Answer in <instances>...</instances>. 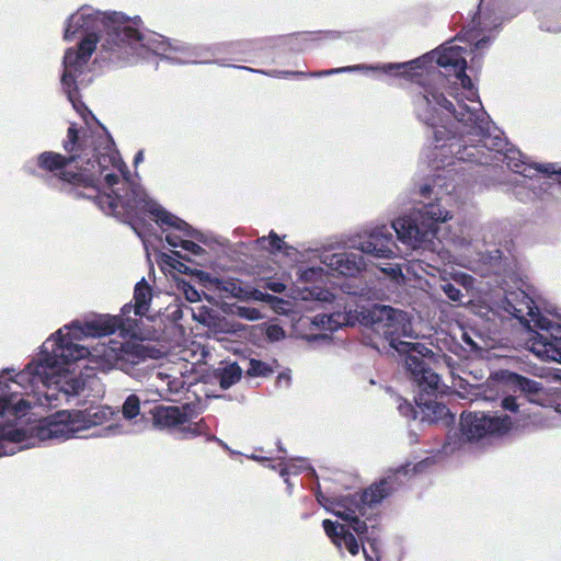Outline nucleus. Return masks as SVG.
Wrapping results in <instances>:
<instances>
[{
	"mask_svg": "<svg viewBox=\"0 0 561 561\" xmlns=\"http://www.w3.org/2000/svg\"><path fill=\"white\" fill-rule=\"evenodd\" d=\"M455 279L461 280L463 284H466L468 280H471V277L467 276L466 274L459 273L455 275Z\"/></svg>",
	"mask_w": 561,
	"mask_h": 561,
	"instance_id": "nucleus-41",
	"label": "nucleus"
},
{
	"mask_svg": "<svg viewBox=\"0 0 561 561\" xmlns=\"http://www.w3.org/2000/svg\"><path fill=\"white\" fill-rule=\"evenodd\" d=\"M377 70V67H368L365 65H357V66H348V67H342L337 69H331L323 72H316L311 73V76H323V75H332V73H339V72H346V71H356V70Z\"/></svg>",
	"mask_w": 561,
	"mask_h": 561,
	"instance_id": "nucleus-26",
	"label": "nucleus"
},
{
	"mask_svg": "<svg viewBox=\"0 0 561 561\" xmlns=\"http://www.w3.org/2000/svg\"><path fill=\"white\" fill-rule=\"evenodd\" d=\"M370 547H371L374 550H376L375 542H371V543H370Z\"/></svg>",
	"mask_w": 561,
	"mask_h": 561,
	"instance_id": "nucleus-50",
	"label": "nucleus"
},
{
	"mask_svg": "<svg viewBox=\"0 0 561 561\" xmlns=\"http://www.w3.org/2000/svg\"><path fill=\"white\" fill-rule=\"evenodd\" d=\"M142 158H144V153H142V151H139L137 153V156L135 157V163L137 164V163L141 162Z\"/></svg>",
	"mask_w": 561,
	"mask_h": 561,
	"instance_id": "nucleus-44",
	"label": "nucleus"
},
{
	"mask_svg": "<svg viewBox=\"0 0 561 561\" xmlns=\"http://www.w3.org/2000/svg\"><path fill=\"white\" fill-rule=\"evenodd\" d=\"M119 316H99L90 321H75L65 325L47 339L39 354L14 378V371L7 369L0 373V414L12 410L15 415H24L32 402L23 396L36 393L39 386L57 390L66 394H79L87 383L96 380L88 377L82 379L71 370L77 360L89 358L90 363L105 371L112 368L128 370L146 358L144 347L139 343L111 340L108 344L96 343L89 347L80 344L83 337H100L114 333L123 328ZM23 433L0 426V439L21 442Z\"/></svg>",
	"mask_w": 561,
	"mask_h": 561,
	"instance_id": "nucleus-1",
	"label": "nucleus"
},
{
	"mask_svg": "<svg viewBox=\"0 0 561 561\" xmlns=\"http://www.w3.org/2000/svg\"><path fill=\"white\" fill-rule=\"evenodd\" d=\"M449 218V211L438 204H427L419 209L415 218H398L391 228L397 232L398 239L411 249L433 251L437 244L436 225Z\"/></svg>",
	"mask_w": 561,
	"mask_h": 561,
	"instance_id": "nucleus-9",
	"label": "nucleus"
},
{
	"mask_svg": "<svg viewBox=\"0 0 561 561\" xmlns=\"http://www.w3.org/2000/svg\"><path fill=\"white\" fill-rule=\"evenodd\" d=\"M364 556L366 558V561H375L371 556L368 554L367 550L363 548Z\"/></svg>",
	"mask_w": 561,
	"mask_h": 561,
	"instance_id": "nucleus-45",
	"label": "nucleus"
},
{
	"mask_svg": "<svg viewBox=\"0 0 561 561\" xmlns=\"http://www.w3.org/2000/svg\"><path fill=\"white\" fill-rule=\"evenodd\" d=\"M114 416H118V412L108 407H100L87 411H76L68 415L66 421L51 424L49 434L54 437L70 438L79 436V433L92 426L107 423Z\"/></svg>",
	"mask_w": 561,
	"mask_h": 561,
	"instance_id": "nucleus-11",
	"label": "nucleus"
},
{
	"mask_svg": "<svg viewBox=\"0 0 561 561\" xmlns=\"http://www.w3.org/2000/svg\"><path fill=\"white\" fill-rule=\"evenodd\" d=\"M437 64L444 68L451 67L461 87L467 90L471 89V80L465 72L467 61L462 47L458 45L444 46L437 51Z\"/></svg>",
	"mask_w": 561,
	"mask_h": 561,
	"instance_id": "nucleus-16",
	"label": "nucleus"
},
{
	"mask_svg": "<svg viewBox=\"0 0 561 561\" xmlns=\"http://www.w3.org/2000/svg\"><path fill=\"white\" fill-rule=\"evenodd\" d=\"M430 354H432V352L428 348L424 354L412 352L404 357L405 368L410 371L414 381L423 391L444 392L445 386L442 382L440 377L430 369L425 363V358Z\"/></svg>",
	"mask_w": 561,
	"mask_h": 561,
	"instance_id": "nucleus-13",
	"label": "nucleus"
},
{
	"mask_svg": "<svg viewBox=\"0 0 561 561\" xmlns=\"http://www.w3.org/2000/svg\"><path fill=\"white\" fill-rule=\"evenodd\" d=\"M393 479V477L389 476L381 480L379 484L371 485L363 493L360 499L356 496L336 497L330 500L329 504H324L328 511L345 523L335 524L330 519L323 520L325 534L339 550L346 549L352 556H356L359 552L360 545L346 527H352L358 536H363L367 531L366 523L358 518L363 514L362 502L369 505L379 503L391 492Z\"/></svg>",
	"mask_w": 561,
	"mask_h": 561,
	"instance_id": "nucleus-6",
	"label": "nucleus"
},
{
	"mask_svg": "<svg viewBox=\"0 0 561 561\" xmlns=\"http://www.w3.org/2000/svg\"><path fill=\"white\" fill-rule=\"evenodd\" d=\"M557 413H558V411H557V410H551V409H550V410H547V413H546V414H547V415H550V414H557Z\"/></svg>",
	"mask_w": 561,
	"mask_h": 561,
	"instance_id": "nucleus-47",
	"label": "nucleus"
},
{
	"mask_svg": "<svg viewBox=\"0 0 561 561\" xmlns=\"http://www.w3.org/2000/svg\"><path fill=\"white\" fill-rule=\"evenodd\" d=\"M173 267L179 268L181 271V267H185V266L183 263H179V267H176L175 265H173Z\"/></svg>",
	"mask_w": 561,
	"mask_h": 561,
	"instance_id": "nucleus-48",
	"label": "nucleus"
},
{
	"mask_svg": "<svg viewBox=\"0 0 561 561\" xmlns=\"http://www.w3.org/2000/svg\"><path fill=\"white\" fill-rule=\"evenodd\" d=\"M392 68H394V65H389V66L387 67V69H392Z\"/></svg>",
	"mask_w": 561,
	"mask_h": 561,
	"instance_id": "nucleus-51",
	"label": "nucleus"
},
{
	"mask_svg": "<svg viewBox=\"0 0 561 561\" xmlns=\"http://www.w3.org/2000/svg\"><path fill=\"white\" fill-rule=\"evenodd\" d=\"M325 318L328 319L329 329H334L335 327L342 325V324H344V322L346 320L345 316H342V314L330 316V317L322 316L320 319V322L323 325L325 324V322H324Z\"/></svg>",
	"mask_w": 561,
	"mask_h": 561,
	"instance_id": "nucleus-31",
	"label": "nucleus"
},
{
	"mask_svg": "<svg viewBox=\"0 0 561 561\" xmlns=\"http://www.w3.org/2000/svg\"><path fill=\"white\" fill-rule=\"evenodd\" d=\"M151 299L152 290L145 278H142L135 286L134 305H125L123 312L127 313L134 309L135 314L145 316L149 311Z\"/></svg>",
	"mask_w": 561,
	"mask_h": 561,
	"instance_id": "nucleus-19",
	"label": "nucleus"
},
{
	"mask_svg": "<svg viewBox=\"0 0 561 561\" xmlns=\"http://www.w3.org/2000/svg\"><path fill=\"white\" fill-rule=\"evenodd\" d=\"M91 168H84L88 174L95 173L94 182L84 186L85 188H95L96 183L103 178L104 184L111 192H104L98 195L99 206L107 214L121 215L123 213L129 216H137L139 211H148L154 216L156 221L161 225H168L179 230L186 231V236L195 237L190 226L182 219L169 214L139 187L129 190V184L125 178L127 167L122 161L118 153L112 148L106 147V152L99 153L93 162H88Z\"/></svg>",
	"mask_w": 561,
	"mask_h": 561,
	"instance_id": "nucleus-3",
	"label": "nucleus"
},
{
	"mask_svg": "<svg viewBox=\"0 0 561 561\" xmlns=\"http://www.w3.org/2000/svg\"><path fill=\"white\" fill-rule=\"evenodd\" d=\"M537 170L543 173H557V170L554 169V165L551 163L538 165Z\"/></svg>",
	"mask_w": 561,
	"mask_h": 561,
	"instance_id": "nucleus-38",
	"label": "nucleus"
},
{
	"mask_svg": "<svg viewBox=\"0 0 561 561\" xmlns=\"http://www.w3.org/2000/svg\"><path fill=\"white\" fill-rule=\"evenodd\" d=\"M181 248L195 255H201L204 252V249L201 245L190 240L181 241Z\"/></svg>",
	"mask_w": 561,
	"mask_h": 561,
	"instance_id": "nucleus-32",
	"label": "nucleus"
},
{
	"mask_svg": "<svg viewBox=\"0 0 561 561\" xmlns=\"http://www.w3.org/2000/svg\"><path fill=\"white\" fill-rule=\"evenodd\" d=\"M266 288L274 293H283L286 289V286L280 282L270 280L266 283Z\"/></svg>",
	"mask_w": 561,
	"mask_h": 561,
	"instance_id": "nucleus-34",
	"label": "nucleus"
},
{
	"mask_svg": "<svg viewBox=\"0 0 561 561\" xmlns=\"http://www.w3.org/2000/svg\"><path fill=\"white\" fill-rule=\"evenodd\" d=\"M181 241H183L182 239H180L179 237L176 236H171V234H168L167 236V242L172 245V247H181Z\"/></svg>",
	"mask_w": 561,
	"mask_h": 561,
	"instance_id": "nucleus-39",
	"label": "nucleus"
},
{
	"mask_svg": "<svg viewBox=\"0 0 561 561\" xmlns=\"http://www.w3.org/2000/svg\"><path fill=\"white\" fill-rule=\"evenodd\" d=\"M232 313L248 321H256L264 318L259 309L247 306L234 307Z\"/></svg>",
	"mask_w": 561,
	"mask_h": 561,
	"instance_id": "nucleus-24",
	"label": "nucleus"
},
{
	"mask_svg": "<svg viewBox=\"0 0 561 561\" xmlns=\"http://www.w3.org/2000/svg\"><path fill=\"white\" fill-rule=\"evenodd\" d=\"M382 271L385 273H387L389 276H391V278H393V279H398L399 277L402 276V272L399 266L386 267V268H382Z\"/></svg>",
	"mask_w": 561,
	"mask_h": 561,
	"instance_id": "nucleus-36",
	"label": "nucleus"
},
{
	"mask_svg": "<svg viewBox=\"0 0 561 561\" xmlns=\"http://www.w3.org/2000/svg\"><path fill=\"white\" fill-rule=\"evenodd\" d=\"M183 431H187L188 433H191L192 435H197L201 433V430H199V424H194V425H190L187 427H184Z\"/></svg>",
	"mask_w": 561,
	"mask_h": 561,
	"instance_id": "nucleus-40",
	"label": "nucleus"
},
{
	"mask_svg": "<svg viewBox=\"0 0 561 561\" xmlns=\"http://www.w3.org/2000/svg\"><path fill=\"white\" fill-rule=\"evenodd\" d=\"M393 479V477L389 476L381 480L379 484L371 485L363 493L360 499L356 496L336 497L330 500L329 504H324L328 511L345 523L335 524L330 519L323 520L325 534L339 550L346 549L352 556H356L359 552L360 545L346 527H352L358 536H363L367 531L366 523L358 518L363 514L362 502L369 505L379 503L391 492Z\"/></svg>",
	"mask_w": 561,
	"mask_h": 561,
	"instance_id": "nucleus-5",
	"label": "nucleus"
},
{
	"mask_svg": "<svg viewBox=\"0 0 561 561\" xmlns=\"http://www.w3.org/2000/svg\"><path fill=\"white\" fill-rule=\"evenodd\" d=\"M140 22L139 18H135L130 21L122 13L114 12L107 15L96 12L90 7H82L76 14L70 16L64 38L70 41L78 34L83 35L78 49H67L64 57L65 70L61 82L67 89L68 98L75 107H77V105L69 88L71 84L77 83L78 76L82 73L83 68L95 50L99 42L95 32L100 31L101 26L107 28L119 42L126 43L135 50L146 48L157 55L176 59L180 62L187 61L181 57L173 56V53H184L185 47L183 45L176 42L171 43L163 36L154 33L142 35L137 28L130 25H138Z\"/></svg>",
	"mask_w": 561,
	"mask_h": 561,
	"instance_id": "nucleus-2",
	"label": "nucleus"
},
{
	"mask_svg": "<svg viewBox=\"0 0 561 561\" xmlns=\"http://www.w3.org/2000/svg\"><path fill=\"white\" fill-rule=\"evenodd\" d=\"M314 272H316L314 268H310L309 271H306L304 273V275H305L306 278H309V274H314Z\"/></svg>",
	"mask_w": 561,
	"mask_h": 561,
	"instance_id": "nucleus-46",
	"label": "nucleus"
},
{
	"mask_svg": "<svg viewBox=\"0 0 561 561\" xmlns=\"http://www.w3.org/2000/svg\"><path fill=\"white\" fill-rule=\"evenodd\" d=\"M520 296L524 301L519 305H514L507 298L508 307L506 310L516 318L522 319L528 316L530 318L528 321L533 322L534 327L538 329L527 342L529 351L543 360H553L561 364V324L541 316L525 293H520Z\"/></svg>",
	"mask_w": 561,
	"mask_h": 561,
	"instance_id": "nucleus-8",
	"label": "nucleus"
},
{
	"mask_svg": "<svg viewBox=\"0 0 561 561\" xmlns=\"http://www.w3.org/2000/svg\"><path fill=\"white\" fill-rule=\"evenodd\" d=\"M67 141L65 149L69 152V158H65L56 152H44L38 157V165L47 171L54 172L66 182L88 186L94 182L95 173L88 174V172L76 173L68 170L69 163L76 161L79 154H76L78 135L73 127H69L67 133Z\"/></svg>",
	"mask_w": 561,
	"mask_h": 561,
	"instance_id": "nucleus-10",
	"label": "nucleus"
},
{
	"mask_svg": "<svg viewBox=\"0 0 561 561\" xmlns=\"http://www.w3.org/2000/svg\"><path fill=\"white\" fill-rule=\"evenodd\" d=\"M321 261L328 270L345 276H353L364 267L363 259L353 253H324Z\"/></svg>",
	"mask_w": 561,
	"mask_h": 561,
	"instance_id": "nucleus-17",
	"label": "nucleus"
},
{
	"mask_svg": "<svg viewBox=\"0 0 561 561\" xmlns=\"http://www.w3.org/2000/svg\"><path fill=\"white\" fill-rule=\"evenodd\" d=\"M290 374L289 373H282L278 375L276 383L278 387H288L290 383Z\"/></svg>",
	"mask_w": 561,
	"mask_h": 561,
	"instance_id": "nucleus-35",
	"label": "nucleus"
},
{
	"mask_svg": "<svg viewBox=\"0 0 561 561\" xmlns=\"http://www.w3.org/2000/svg\"><path fill=\"white\" fill-rule=\"evenodd\" d=\"M504 380L513 391H520L530 402L542 404L546 393L539 382L515 373H506Z\"/></svg>",
	"mask_w": 561,
	"mask_h": 561,
	"instance_id": "nucleus-18",
	"label": "nucleus"
},
{
	"mask_svg": "<svg viewBox=\"0 0 561 561\" xmlns=\"http://www.w3.org/2000/svg\"><path fill=\"white\" fill-rule=\"evenodd\" d=\"M124 422H116L107 425L105 435L129 434L144 430L147 421L140 414V399L136 394H129L122 405Z\"/></svg>",
	"mask_w": 561,
	"mask_h": 561,
	"instance_id": "nucleus-14",
	"label": "nucleus"
},
{
	"mask_svg": "<svg viewBox=\"0 0 561 561\" xmlns=\"http://www.w3.org/2000/svg\"><path fill=\"white\" fill-rule=\"evenodd\" d=\"M455 90L448 85V80L439 75L433 83L424 87L422 94L415 100L419 118L436 128L434 136L437 141L446 130L444 123L450 118H454L456 124L453 134L480 137L488 130L489 121L481 103L467 96L471 104H465L455 94Z\"/></svg>",
	"mask_w": 561,
	"mask_h": 561,
	"instance_id": "nucleus-4",
	"label": "nucleus"
},
{
	"mask_svg": "<svg viewBox=\"0 0 561 561\" xmlns=\"http://www.w3.org/2000/svg\"><path fill=\"white\" fill-rule=\"evenodd\" d=\"M153 421L157 426L172 427L184 424L186 415L178 407H158L154 410Z\"/></svg>",
	"mask_w": 561,
	"mask_h": 561,
	"instance_id": "nucleus-20",
	"label": "nucleus"
},
{
	"mask_svg": "<svg viewBox=\"0 0 561 561\" xmlns=\"http://www.w3.org/2000/svg\"><path fill=\"white\" fill-rule=\"evenodd\" d=\"M502 407L505 409V410H508V411H512V412H517L518 411V408H519V404L516 402V399L512 396L510 397H506L502 400Z\"/></svg>",
	"mask_w": 561,
	"mask_h": 561,
	"instance_id": "nucleus-33",
	"label": "nucleus"
},
{
	"mask_svg": "<svg viewBox=\"0 0 561 561\" xmlns=\"http://www.w3.org/2000/svg\"><path fill=\"white\" fill-rule=\"evenodd\" d=\"M511 425L507 416H490L484 413H463L460 419V431L466 440L479 439L491 434H504Z\"/></svg>",
	"mask_w": 561,
	"mask_h": 561,
	"instance_id": "nucleus-12",
	"label": "nucleus"
},
{
	"mask_svg": "<svg viewBox=\"0 0 561 561\" xmlns=\"http://www.w3.org/2000/svg\"><path fill=\"white\" fill-rule=\"evenodd\" d=\"M428 190H430V188H428L427 186H424V187L422 188V193H423V194H425Z\"/></svg>",
	"mask_w": 561,
	"mask_h": 561,
	"instance_id": "nucleus-49",
	"label": "nucleus"
},
{
	"mask_svg": "<svg viewBox=\"0 0 561 561\" xmlns=\"http://www.w3.org/2000/svg\"><path fill=\"white\" fill-rule=\"evenodd\" d=\"M222 289L226 291H230L232 296H234L239 299L252 298V299L259 300V301H266V302L278 301V302H280L276 297H273L268 294H264L260 290L247 291L234 283H227L222 287Z\"/></svg>",
	"mask_w": 561,
	"mask_h": 561,
	"instance_id": "nucleus-21",
	"label": "nucleus"
},
{
	"mask_svg": "<svg viewBox=\"0 0 561 561\" xmlns=\"http://www.w3.org/2000/svg\"><path fill=\"white\" fill-rule=\"evenodd\" d=\"M443 291L453 301H461L462 294L460 289L456 288L453 284L446 283L442 286Z\"/></svg>",
	"mask_w": 561,
	"mask_h": 561,
	"instance_id": "nucleus-29",
	"label": "nucleus"
},
{
	"mask_svg": "<svg viewBox=\"0 0 561 561\" xmlns=\"http://www.w3.org/2000/svg\"><path fill=\"white\" fill-rule=\"evenodd\" d=\"M374 330L382 335L390 347L401 356H408L412 352L424 354L427 347L421 343L404 341L403 339H416L410 314L403 310L385 305L374 306L369 312Z\"/></svg>",
	"mask_w": 561,
	"mask_h": 561,
	"instance_id": "nucleus-7",
	"label": "nucleus"
},
{
	"mask_svg": "<svg viewBox=\"0 0 561 561\" xmlns=\"http://www.w3.org/2000/svg\"><path fill=\"white\" fill-rule=\"evenodd\" d=\"M272 368L266 363L257 359H251L247 369V373L253 377L267 376L272 374Z\"/></svg>",
	"mask_w": 561,
	"mask_h": 561,
	"instance_id": "nucleus-25",
	"label": "nucleus"
},
{
	"mask_svg": "<svg viewBox=\"0 0 561 561\" xmlns=\"http://www.w3.org/2000/svg\"><path fill=\"white\" fill-rule=\"evenodd\" d=\"M456 245L459 248L460 251L466 253V255L471 256L472 252L470 251V248H473V252L479 254V247L478 244H473L471 240H467L465 237L459 238L456 241Z\"/></svg>",
	"mask_w": 561,
	"mask_h": 561,
	"instance_id": "nucleus-27",
	"label": "nucleus"
},
{
	"mask_svg": "<svg viewBox=\"0 0 561 561\" xmlns=\"http://www.w3.org/2000/svg\"><path fill=\"white\" fill-rule=\"evenodd\" d=\"M256 242L271 253H276L284 250L286 254H288V251L291 250V248L286 247L283 240L274 232H271L268 238L263 237L257 239Z\"/></svg>",
	"mask_w": 561,
	"mask_h": 561,
	"instance_id": "nucleus-23",
	"label": "nucleus"
},
{
	"mask_svg": "<svg viewBox=\"0 0 561 561\" xmlns=\"http://www.w3.org/2000/svg\"><path fill=\"white\" fill-rule=\"evenodd\" d=\"M398 409L404 416H411L413 414V407L407 401L401 402Z\"/></svg>",
	"mask_w": 561,
	"mask_h": 561,
	"instance_id": "nucleus-37",
	"label": "nucleus"
},
{
	"mask_svg": "<svg viewBox=\"0 0 561 561\" xmlns=\"http://www.w3.org/2000/svg\"><path fill=\"white\" fill-rule=\"evenodd\" d=\"M284 75L286 76H293V77H302V76H306L305 72L302 71H286L284 72Z\"/></svg>",
	"mask_w": 561,
	"mask_h": 561,
	"instance_id": "nucleus-42",
	"label": "nucleus"
},
{
	"mask_svg": "<svg viewBox=\"0 0 561 561\" xmlns=\"http://www.w3.org/2000/svg\"><path fill=\"white\" fill-rule=\"evenodd\" d=\"M266 336L270 341L276 342L285 337V331L277 324H271L266 329Z\"/></svg>",
	"mask_w": 561,
	"mask_h": 561,
	"instance_id": "nucleus-28",
	"label": "nucleus"
},
{
	"mask_svg": "<svg viewBox=\"0 0 561 561\" xmlns=\"http://www.w3.org/2000/svg\"><path fill=\"white\" fill-rule=\"evenodd\" d=\"M183 294L185 298L191 302H196L201 300L199 293L190 284L184 283L182 285Z\"/></svg>",
	"mask_w": 561,
	"mask_h": 561,
	"instance_id": "nucleus-30",
	"label": "nucleus"
},
{
	"mask_svg": "<svg viewBox=\"0 0 561 561\" xmlns=\"http://www.w3.org/2000/svg\"><path fill=\"white\" fill-rule=\"evenodd\" d=\"M486 43H488V41L485 38H482V39L477 42L476 47L478 49H480V48L484 47L486 45Z\"/></svg>",
	"mask_w": 561,
	"mask_h": 561,
	"instance_id": "nucleus-43",
	"label": "nucleus"
},
{
	"mask_svg": "<svg viewBox=\"0 0 561 561\" xmlns=\"http://www.w3.org/2000/svg\"><path fill=\"white\" fill-rule=\"evenodd\" d=\"M353 247L375 257L390 259L394 256L396 242L390 230L382 226L375 228L366 237H359Z\"/></svg>",
	"mask_w": 561,
	"mask_h": 561,
	"instance_id": "nucleus-15",
	"label": "nucleus"
},
{
	"mask_svg": "<svg viewBox=\"0 0 561 561\" xmlns=\"http://www.w3.org/2000/svg\"><path fill=\"white\" fill-rule=\"evenodd\" d=\"M242 369L237 364H229L225 366L219 375V385L224 389H228L237 381H239Z\"/></svg>",
	"mask_w": 561,
	"mask_h": 561,
	"instance_id": "nucleus-22",
	"label": "nucleus"
},
{
	"mask_svg": "<svg viewBox=\"0 0 561 561\" xmlns=\"http://www.w3.org/2000/svg\"><path fill=\"white\" fill-rule=\"evenodd\" d=\"M243 69L245 70H250V71H254L253 69L249 68V67H243Z\"/></svg>",
	"mask_w": 561,
	"mask_h": 561,
	"instance_id": "nucleus-52",
	"label": "nucleus"
}]
</instances>
